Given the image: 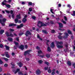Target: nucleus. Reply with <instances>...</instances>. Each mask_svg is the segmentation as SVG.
<instances>
[{
  "mask_svg": "<svg viewBox=\"0 0 75 75\" xmlns=\"http://www.w3.org/2000/svg\"><path fill=\"white\" fill-rule=\"evenodd\" d=\"M38 26L39 27H41L42 26H47V23H43L42 22L40 21L38 22Z\"/></svg>",
  "mask_w": 75,
  "mask_h": 75,
  "instance_id": "nucleus-1",
  "label": "nucleus"
},
{
  "mask_svg": "<svg viewBox=\"0 0 75 75\" xmlns=\"http://www.w3.org/2000/svg\"><path fill=\"white\" fill-rule=\"evenodd\" d=\"M6 21V19L5 18H3L2 21L1 19H0V23H1L2 25H5V23H4Z\"/></svg>",
  "mask_w": 75,
  "mask_h": 75,
  "instance_id": "nucleus-2",
  "label": "nucleus"
},
{
  "mask_svg": "<svg viewBox=\"0 0 75 75\" xmlns=\"http://www.w3.org/2000/svg\"><path fill=\"white\" fill-rule=\"evenodd\" d=\"M46 42L47 45L48 46L47 51H51V50L50 49V47H48V43H49H49L50 42V41L48 40H46Z\"/></svg>",
  "mask_w": 75,
  "mask_h": 75,
  "instance_id": "nucleus-3",
  "label": "nucleus"
},
{
  "mask_svg": "<svg viewBox=\"0 0 75 75\" xmlns=\"http://www.w3.org/2000/svg\"><path fill=\"white\" fill-rule=\"evenodd\" d=\"M17 18L15 19V23H17L18 22V19H20V18H21V16H20V14H19L18 15L16 16Z\"/></svg>",
  "mask_w": 75,
  "mask_h": 75,
  "instance_id": "nucleus-4",
  "label": "nucleus"
},
{
  "mask_svg": "<svg viewBox=\"0 0 75 75\" xmlns=\"http://www.w3.org/2000/svg\"><path fill=\"white\" fill-rule=\"evenodd\" d=\"M6 36L7 37H9V36H10V37H14V35L12 34L11 33L9 35V33H8V32H6Z\"/></svg>",
  "mask_w": 75,
  "mask_h": 75,
  "instance_id": "nucleus-5",
  "label": "nucleus"
},
{
  "mask_svg": "<svg viewBox=\"0 0 75 75\" xmlns=\"http://www.w3.org/2000/svg\"><path fill=\"white\" fill-rule=\"evenodd\" d=\"M27 17V16L26 15H25V16H24V18H23L22 20V21L23 23H25L27 21V19L26 18Z\"/></svg>",
  "mask_w": 75,
  "mask_h": 75,
  "instance_id": "nucleus-6",
  "label": "nucleus"
},
{
  "mask_svg": "<svg viewBox=\"0 0 75 75\" xmlns=\"http://www.w3.org/2000/svg\"><path fill=\"white\" fill-rule=\"evenodd\" d=\"M31 33L29 31H27L26 32V33L25 34L26 36H28V35H31Z\"/></svg>",
  "mask_w": 75,
  "mask_h": 75,
  "instance_id": "nucleus-7",
  "label": "nucleus"
},
{
  "mask_svg": "<svg viewBox=\"0 0 75 75\" xmlns=\"http://www.w3.org/2000/svg\"><path fill=\"white\" fill-rule=\"evenodd\" d=\"M57 47L58 48H63V45H59L58 44H57Z\"/></svg>",
  "mask_w": 75,
  "mask_h": 75,
  "instance_id": "nucleus-8",
  "label": "nucleus"
},
{
  "mask_svg": "<svg viewBox=\"0 0 75 75\" xmlns=\"http://www.w3.org/2000/svg\"><path fill=\"white\" fill-rule=\"evenodd\" d=\"M36 74H37L38 75H39L41 73V72L40 71V70L39 69L37 70L36 72Z\"/></svg>",
  "mask_w": 75,
  "mask_h": 75,
  "instance_id": "nucleus-9",
  "label": "nucleus"
},
{
  "mask_svg": "<svg viewBox=\"0 0 75 75\" xmlns=\"http://www.w3.org/2000/svg\"><path fill=\"white\" fill-rule=\"evenodd\" d=\"M52 48H54L55 47V45L54 44V42H52L50 45Z\"/></svg>",
  "mask_w": 75,
  "mask_h": 75,
  "instance_id": "nucleus-10",
  "label": "nucleus"
},
{
  "mask_svg": "<svg viewBox=\"0 0 75 75\" xmlns=\"http://www.w3.org/2000/svg\"><path fill=\"white\" fill-rule=\"evenodd\" d=\"M19 48H20V49L22 50H24V46L23 45H21L19 47Z\"/></svg>",
  "mask_w": 75,
  "mask_h": 75,
  "instance_id": "nucleus-11",
  "label": "nucleus"
},
{
  "mask_svg": "<svg viewBox=\"0 0 75 75\" xmlns=\"http://www.w3.org/2000/svg\"><path fill=\"white\" fill-rule=\"evenodd\" d=\"M9 27H11L12 26H16V24L14 23H12L9 25Z\"/></svg>",
  "mask_w": 75,
  "mask_h": 75,
  "instance_id": "nucleus-12",
  "label": "nucleus"
},
{
  "mask_svg": "<svg viewBox=\"0 0 75 75\" xmlns=\"http://www.w3.org/2000/svg\"><path fill=\"white\" fill-rule=\"evenodd\" d=\"M18 65L19 66V67H21L23 64L21 63V62H20V63H18Z\"/></svg>",
  "mask_w": 75,
  "mask_h": 75,
  "instance_id": "nucleus-13",
  "label": "nucleus"
},
{
  "mask_svg": "<svg viewBox=\"0 0 75 75\" xmlns=\"http://www.w3.org/2000/svg\"><path fill=\"white\" fill-rule=\"evenodd\" d=\"M8 40L9 41H10L11 42V41H13V38H8Z\"/></svg>",
  "mask_w": 75,
  "mask_h": 75,
  "instance_id": "nucleus-14",
  "label": "nucleus"
},
{
  "mask_svg": "<svg viewBox=\"0 0 75 75\" xmlns=\"http://www.w3.org/2000/svg\"><path fill=\"white\" fill-rule=\"evenodd\" d=\"M55 69H53L52 71V75H54L55 74Z\"/></svg>",
  "mask_w": 75,
  "mask_h": 75,
  "instance_id": "nucleus-15",
  "label": "nucleus"
},
{
  "mask_svg": "<svg viewBox=\"0 0 75 75\" xmlns=\"http://www.w3.org/2000/svg\"><path fill=\"white\" fill-rule=\"evenodd\" d=\"M65 35H66V36L65 37H64V38H67V37H68V33H65Z\"/></svg>",
  "mask_w": 75,
  "mask_h": 75,
  "instance_id": "nucleus-16",
  "label": "nucleus"
},
{
  "mask_svg": "<svg viewBox=\"0 0 75 75\" xmlns=\"http://www.w3.org/2000/svg\"><path fill=\"white\" fill-rule=\"evenodd\" d=\"M59 26L60 28H62V27H63V25L62 23H59Z\"/></svg>",
  "mask_w": 75,
  "mask_h": 75,
  "instance_id": "nucleus-17",
  "label": "nucleus"
},
{
  "mask_svg": "<svg viewBox=\"0 0 75 75\" xmlns=\"http://www.w3.org/2000/svg\"><path fill=\"white\" fill-rule=\"evenodd\" d=\"M57 44H63V42H57Z\"/></svg>",
  "mask_w": 75,
  "mask_h": 75,
  "instance_id": "nucleus-18",
  "label": "nucleus"
},
{
  "mask_svg": "<svg viewBox=\"0 0 75 75\" xmlns=\"http://www.w3.org/2000/svg\"><path fill=\"white\" fill-rule=\"evenodd\" d=\"M5 47H6V50H9V48H10V47L7 46L6 45H5Z\"/></svg>",
  "mask_w": 75,
  "mask_h": 75,
  "instance_id": "nucleus-19",
  "label": "nucleus"
},
{
  "mask_svg": "<svg viewBox=\"0 0 75 75\" xmlns=\"http://www.w3.org/2000/svg\"><path fill=\"white\" fill-rule=\"evenodd\" d=\"M42 33H45L46 34H47L48 33V32L45 30H42Z\"/></svg>",
  "mask_w": 75,
  "mask_h": 75,
  "instance_id": "nucleus-20",
  "label": "nucleus"
},
{
  "mask_svg": "<svg viewBox=\"0 0 75 75\" xmlns=\"http://www.w3.org/2000/svg\"><path fill=\"white\" fill-rule=\"evenodd\" d=\"M4 32V30H1L0 31V33L1 34H3V33Z\"/></svg>",
  "mask_w": 75,
  "mask_h": 75,
  "instance_id": "nucleus-21",
  "label": "nucleus"
},
{
  "mask_svg": "<svg viewBox=\"0 0 75 75\" xmlns=\"http://www.w3.org/2000/svg\"><path fill=\"white\" fill-rule=\"evenodd\" d=\"M46 57L47 58H50V55L49 54H46Z\"/></svg>",
  "mask_w": 75,
  "mask_h": 75,
  "instance_id": "nucleus-22",
  "label": "nucleus"
},
{
  "mask_svg": "<svg viewBox=\"0 0 75 75\" xmlns=\"http://www.w3.org/2000/svg\"><path fill=\"white\" fill-rule=\"evenodd\" d=\"M6 2V0H4L3 2L2 3V4H3V5H5V4H5L4 2Z\"/></svg>",
  "mask_w": 75,
  "mask_h": 75,
  "instance_id": "nucleus-23",
  "label": "nucleus"
},
{
  "mask_svg": "<svg viewBox=\"0 0 75 75\" xmlns=\"http://www.w3.org/2000/svg\"><path fill=\"white\" fill-rule=\"evenodd\" d=\"M67 64L69 66H71V63L70 62H67Z\"/></svg>",
  "mask_w": 75,
  "mask_h": 75,
  "instance_id": "nucleus-24",
  "label": "nucleus"
},
{
  "mask_svg": "<svg viewBox=\"0 0 75 75\" xmlns=\"http://www.w3.org/2000/svg\"><path fill=\"white\" fill-rule=\"evenodd\" d=\"M61 21L64 24H67V23L66 22H65V21H64L63 20V19H62V20Z\"/></svg>",
  "mask_w": 75,
  "mask_h": 75,
  "instance_id": "nucleus-25",
  "label": "nucleus"
},
{
  "mask_svg": "<svg viewBox=\"0 0 75 75\" xmlns=\"http://www.w3.org/2000/svg\"><path fill=\"white\" fill-rule=\"evenodd\" d=\"M37 38H39V39L40 40H42V39L40 37V36L38 35H37Z\"/></svg>",
  "mask_w": 75,
  "mask_h": 75,
  "instance_id": "nucleus-26",
  "label": "nucleus"
},
{
  "mask_svg": "<svg viewBox=\"0 0 75 75\" xmlns=\"http://www.w3.org/2000/svg\"><path fill=\"white\" fill-rule=\"evenodd\" d=\"M67 32L69 34H72V33L71 32L70 30H68L67 31Z\"/></svg>",
  "mask_w": 75,
  "mask_h": 75,
  "instance_id": "nucleus-27",
  "label": "nucleus"
},
{
  "mask_svg": "<svg viewBox=\"0 0 75 75\" xmlns=\"http://www.w3.org/2000/svg\"><path fill=\"white\" fill-rule=\"evenodd\" d=\"M38 54H42V52L40 50L38 51Z\"/></svg>",
  "mask_w": 75,
  "mask_h": 75,
  "instance_id": "nucleus-28",
  "label": "nucleus"
},
{
  "mask_svg": "<svg viewBox=\"0 0 75 75\" xmlns=\"http://www.w3.org/2000/svg\"><path fill=\"white\" fill-rule=\"evenodd\" d=\"M38 62L39 64H42L43 61L41 60H40L38 61Z\"/></svg>",
  "mask_w": 75,
  "mask_h": 75,
  "instance_id": "nucleus-29",
  "label": "nucleus"
},
{
  "mask_svg": "<svg viewBox=\"0 0 75 75\" xmlns=\"http://www.w3.org/2000/svg\"><path fill=\"white\" fill-rule=\"evenodd\" d=\"M18 71H20V69H17L16 71L15 72V74H16L17 72H18Z\"/></svg>",
  "mask_w": 75,
  "mask_h": 75,
  "instance_id": "nucleus-30",
  "label": "nucleus"
},
{
  "mask_svg": "<svg viewBox=\"0 0 75 75\" xmlns=\"http://www.w3.org/2000/svg\"><path fill=\"white\" fill-rule=\"evenodd\" d=\"M26 52H27V53L28 54H29L30 52H31V50H27V51H26Z\"/></svg>",
  "mask_w": 75,
  "mask_h": 75,
  "instance_id": "nucleus-31",
  "label": "nucleus"
},
{
  "mask_svg": "<svg viewBox=\"0 0 75 75\" xmlns=\"http://www.w3.org/2000/svg\"><path fill=\"white\" fill-rule=\"evenodd\" d=\"M4 59L6 61V62H7L8 61V59L6 58H4Z\"/></svg>",
  "mask_w": 75,
  "mask_h": 75,
  "instance_id": "nucleus-32",
  "label": "nucleus"
},
{
  "mask_svg": "<svg viewBox=\"0 0 75 75\" xmlns=\"http://www.w3.org/2000/svg\"><path fill=\"white\" fill-rule=\"evenodd\" d=\"M14 43L15 44V45L17 46V45H18V42H16L15 41H14Z\"/></svg>",
  "mask_w": 75,
  "mask_h": 75,
  "instance_id": "nucleus-33",
  "label": "nucleus"
},
{
  "mask_svg": "<svg viewBox=\"0 0 75 75\" xmlns=\"http://www.w3.org/2000/svg\"><path fill=\"white\" fill-rule=\"evenodd\" d=\"M48 72H49V73H51V70L50 69H49L48 70Z\"/></svg>",
  "mask_w": 75,
  "mask_h": 75,
  "instance_id": "nucleus-34",
  "label": "nucleus"
},
{
  "mask_svg": "<svg viewBox=\"0 0 75 75\" xmlns=\"http://www.w3.org/2000/svg\"><path fill=\"white\" fill-rule=\"evenodd\" d=\"M6 57L7 58H9L10 57V55L8 54H6Z\"/></svg>",
  "mask_w": 75,
  "mask_h": 75,
  "instance_id": "nucleus-35",
  "label": "nucleus"
},
{
  "mask_svg": "<svg viewBox=\"0 0 75 75\" xmlns=\"http://www.w3.org/2000/svg\"><path fill=\"white\" fill-rule=\"evenodd\" d=\"M53 10V9L51 8L50 9V11L52 13V14H55L54 12H52Z\"/></svg>",
  "mask_w": 75,
  "mask_h": 75,
  "instance_id": "nucleus-36",
  "label": "nucleus"
},
{
  "mask_svg": "<svg viewBox=\"0 0 75 75\" xmlns=\"http://www.w3.org/2000/svg\"><path fill=\"white\" fill-rule=\"evenodd\" d=\"M67 7H69L70 8H72V7H71V6L70 5H68Z\"/></svg>",
  "mask_w": 75,
  "mask_h": 75,
  "instance_id": "nucleus-37",
  "label": "nucleus"
},
{
  "mask_svg": "<svg viewBox=\"0 0 75 75\" xmlns=\"http://www.w3.org/2000/svg\"><path fill=\"white\" fill-rule=\"evenodd\" d=\"M58 38L60 39H62V37L61 35L59 36H58Z\"/></svg>",
  "mask_w": 75,
  "mask_h": 75,
  "instance_id": "nucleus-38",
  "label": "nucleus"
},
{
  "mask_svg": "<svg viewBox=\"0 0 75 75\" xmlns=\"http://www.w3.org/2000/svg\"><path fill=\"white\" fill-rule=\"evenodd\" d=\"M71 15L73 16H75V11H74L73 12V14H71Z\"/></svg>",
  "mask_w": 75,
  "mask_h": 75,
  "instance_id": "nucleus-39",
  "label": "nucleus"
},
{
  "mask_svg": "<svg viewBox=\"0 0 75 75\" xmlns=\"http://www.w3.org/2000/svg\"><path fill=\"white\" fill-rule=\"evenodd\" d=\"M6 6L8 8H10V5H6Z\"/></svg>",
  "mask_w": 75,
  "mask_h": 75,
  "instance_id": "nucleus-40",
  "label": "nucleus"
},
{
  "mask_svg": "<svg viewBox=\"0 0 75 75\" xmlns=\"http://www.w3.org/2000/svg\"><path fill=\"white\" fill-rule=\"evenodd\" d=\"M29 6H31L32 5V3L31 2H29L28 3Z\"/></svg>",
  "mask_w": 75,
  "mask_h": 75,
  "instance_id": "nucleus-41",
  "label": "nucleus"
},
{
  "mask_svg": "<svg viewBox=\"0 0 75 75\" xmlns=\"http://www.w3.org/2000/svg\"><path fill=\"white\" fill-rule=\"evenodd\" d=\"M4 66L5 67H8V64H5L4 65Z\"/></svg>",
  "mask_w": 75,
  "mask_h": 75,
  "instance_id": "nucleus-42",
  "label": "nucleus"
},
{
  "mask_svg": "<svg viewBox=\"0 0 75 75\" xmlns=\"http://www.w3.org/2000/svg\"><path fill=\"white\" fill-rule=\"evenodd\" d=\"M9 30L10 31H12V32H13V31H14V29H9Z\"/></svg>",
  "mask_w": 75,
  "mask_h": 75,
  "instance_id": "nucleus-43",
  "label": "nucleus"
},
{
  "mask_svg": "<svg viewBox=\"0 0 75 75\" xmlns=\"http://www.w3.org/2000/svg\"><path fill=\"white\" fill-rule=\"evenodd\" d=\"M3 63V62L1 60V59H0V64H2Z\"/></svg>",
  "mask_w": 75,
  "mask_h": 75,
  "instance_id": "nucleus-44",
  "label": "nucleus"
},
{
  "mask_svg": "<svg viewBox=\"0 0 75 75\" xmlns=\"http://www.w3.org/2000/svg\"><path fill=\"white\" fill-rule=\"evenodd\" d=\"M5 11L6 13H10V11H9L6 10Z\"/></svg>",
  "mask_w": 75,
  "mask_h": 75,
  "instance_id": "nucleus-45",
  "label": "nucleus"
},
{
  "mask_svg": "<svg viewBox=\"0 0 75 75\" xmlns=\"http://www.w3.org/2000/svg\"><path fill=\"white\" fill-rule=\"evenodd\" d=\"M27 51L25 52L24 53V55H27Z\"/></svg>",
  "mask_w": 75,
  "mask_h": 75,
  "instance_id": "nucleus-46",
  "label": "nucleus"
},
{
  "mask_svg": "<svg viewBox=\"0 0 75 75\" xmlns=\"http://www.w3.org/2000/svg\"><path fill=\"white\" fill-rule=\"evenodd\" d=\"M29 11H32V10H33V9L31 8H29Z\"/></svg>",
  "mask_w": 75,
  "mask_h": 75,
  "instance_id": "nucleus-47",
  "label": "nucleus"
},
{
  "mask_svg": "<svg viewBox=\"0 0 75 75\" xmlns=\"http://www.w3.org/2000/svg\"><path fill=\"white\" fill-rule=\"evenodd\" d=\"M20 26L21 28V27H23V24L21 23L20 24Z\"/></svg>",
  "mask_w": 75,
  "mask_h": 75,
  "instance_id": "nucleus-48",
  "label": "nucleus"
},
{
  "mask_svg": "<svg viewBox=\"0 0 75 75\" xmlns=\"http://www.w3.org/2000/svg\"><path fill=\"white\" fill-rule=\"evenodd\" d=\"M32 18L33 19V20H35V18H36L34 16H33L32 17Z\"/></svg>",
  "mask_w": 75,
  "mask_h": 75,
  "instance_id": "nucleus-49",
  "label": "nucleus"
},
{
  "mask_svg": "<svg viewBox=\"0 0 75 75\" xmlns=\"http://www.w3.org/2000/svg\"><path fill=\"white\" fill-rule=\"evenodd\" d=\"M45 64H47V65H48L49 64V63H48V62H45Z\"/></svg>",
  "mask_w": 75,
  "mask_h": 75,
  "instance_id": "nucleus-50",
  "label": "nucleus"
},
{
  "mask_svg": "<svg viewBox=\"0 0 75 75\" xmlns=\"http://www.w3.org/2000/svg\"><path fill=\"white\" fill-rule=\"evenodd\" d=\"M26 61H30V59L28 58H26Z\"/></svg>",
  "mask_w": 75,
  "mask_h": 75,
  "instance_id": "nucleus-51",
  "label": "nucleus"
},
{
  "mask_svg": "<svg viewBox=\"0 0 75 75\" xmlns=\"http://www.w3.org/2000/svg\"><path fill=\"white\" fill-rule=\"evenodd\" d=\"M51 32L52 33H55V30H52Z\"/></svg>",
  "mask_w": 75,
  "mask_h": 75,
  "instance_id": "nucleus-52",
  "label": "nucleus"
},
{
  "mask_svg": "<svg viewBox=\"0 0 75 75\" xmlns=\"http://www.w3.org/2000/svg\"><path fill=\"white\" fill-rule=\"evenodd\" d=\"M21 28V27L20 26V25H19V26H17V28Z\"/></svg>",
  "mask_w": 75,
  "mask_h": 75,
  "instance_id": "nucleus-53",
  "label": "nucleus"
},
{
  "mask_svg": "<svg viewBox=\"0 0 75 75\" xmlns=\"http://www.w3.org/2000/svg\"><path fill=\"white\" fill-rule=\"evenodd\" d=\"M3 47V45L2 44H0V47L2 48V47Z\"/></svg>",
  "mask_w": 75,
  "mask_h": 75,
  "instance_id": "nucleus-54",
  "label": "nucleus"
},
{
  "mask_svg": "<svg viewBox=\"0 0 75 75\" xmlns=\"http://www.w3.org/2000/svg\"><path fill=\"white\" fill-rule=\"evenodd\" d=\"M64 17L65 20V21H67V17H66L65 16H64Z\"/></svg>",
  "mask_w": 75,
  "mask_h": 75,
  "instance_id": "nucleus-55",
  "label": "nucleus"
},
{
  "mask_svg": "<svg viewBox=\"0 0 75 75\" xmlns=\"http://www.w3.org/2000/svg\"><path fill=\"white\" fill-rule=\"evenodd\" d=\"M11 14H13V10H11L10 11Z\"/></svg>",
  "mask_w": 75,
  "mask_h": 75,
  "instance_id": "nucleus-56",
  "label": "nucleus"
},
{
  "mask_svg": "<svg viewBox=\"0 0 75 75\" xmlns=\"http://www.w3.org/2000/svg\"><path fill=\"white\" fill-rule=\"evenodd\" d=\"M18 74H19V75H21V74H22V72H18Z\"/></svg>",
  "mask_w": 75,
  "mask_h": 75,
  "instance_id": "nucleus-57",
  "label": "nucleus"
},
{
  "mask_svg": "<svg viewBox=\"0 0 75 75\" xmlns=\"http://www.w3.org/2000/svg\"><path fill=\"white\" fill-rule=\"evenodd\" d=\"M36 49L37 50H40V47L38 46H37L36 47Z\"/></svg>",
  "mask_w": 75,
  "mask_h": 75,
  "instance_id": "nucleus-58",
  "label": "nucleus"
},
{
  "mask_svg": "<svg viewBox=\"0 0 75 75\" xmlns=\"http://www.w3.org/2000/svg\"><path fill=\"white\" fill-rule=\"evenodd\" d=\"M47 69H48V67H45V70H47Z\"/></svg>",
  "mask_w": 75,
  "mask_h": 75,
  "instance_id": "nucleus-59",
  "label": "nucleus"
},
{
  "mask_svg": "<svg viewBox=\"0 0 75 75\" xmlns=\"http://www.w3.org/2000/svg\"><path fill=\"white\" fill-rule=\"evenodd\" d=\"M18 22V23H21V21H19Z\"/></svg>",
  "mask_w": 75,
  "mask_h": 75,
  "instance_id": "nucleus-60",
  "label": "nucleus"
},
{
  "mask_svg": "<svg viewBox=\"0 0 75 75\" xmlns=\"http://www.w3.org/2000/svg\"><path fill=\"white\" fill-rule=\"evenodd\" d=\"M25 3L24 2H23L22 3V4H25Z\"/></svg>",
  "mask_w": 75,
  "mask_h": 75,
  "instance_id": "nucleus-61",
  "label": "nucleus"
},
{
  "mask_svg": "<svg viewBox=\"0 0 75 75\" xmlns=\"http://www.w3.org/2000/svg\"><path fill=\"white\" fill-rule=\"evenodd\" d=\"M23 34H24V33H22L21 34L20 33L19 34V35H23Z\"/></svg>",
  "mask_w": 75,
  "mask_h": 75,
  "instance_id": "nucleus-62",
  "label": "nucleus"
},
{
  "mask_svg": "<svg viewBox=\"0 0 75 75\" xmlns=\"http://www.w3.org/2000/svg\"><path fill=\"white\" fill-rule=\"evenodd\" d=\"M2 71V69L0 67V72H1Z\"/></svg>",
  "mask_w": 75,
  "mask_h": 75,
  "instance_id": "nucleus-63",
  "label": "nucleus"
},
{
  "mask_svg": "<svg viewBox=\"0 0 75 75\" xmlns=\"http://www.w3.org/2000/svg\"><path fill=\"white\" fill-rule=\"evenodd\" d=\"M27 47H28V46L27 45H25V48H26V49H27Z\"/></svg>",
  "mask_w": 75,
  "mask_h": 75,
  "instance_id": "nucleus-64",
  "label": "nucleus"
}]
</instances>
